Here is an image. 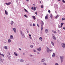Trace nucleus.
Returning a JSON list of instances; mask_svg holds the SVG:
<instances>
[{
  "label": "nucleus",
  "instance_id": "1",
  "mask_svg": "<svg viewBox=\"0 0 65 65\" xmlns=\"http://www.w3.org/2000/svg\"><path fill=\"white\" fill-rule=\"evenodd\" d=\"M20 33L22 38H25V35H24V33L23 32L21 31Z\"/></svg>",
  "mask_w": 65,
  "mask_h": 65
},
{
  "label": "nucleus",
  "instance_id": "2",
  "mask_svg": "<svg viewBox=\"0 0 65 65\" xmlns=\"http://www.w3.org/2000/svg\"><path fill=\"white\" fill-rule=\"evenodd\" d=\"M60 58L61 60V63H62V62H63V56H60Z\"/></svg>",
  "mask_w": 65,
  "mask_h": 65
},
{
  "label": "nucleus",
  "instance_id": "3",
  "mask_svg": "<svg viewBox=\"0 0 65 65\" xmlns=\"http://www.w3.org/2000/svg\"><path fill=\"white\" fill-rule=\"evenodd\" d=\"M41 26V27H43L44 25V23L42 21H41V23H40Z\"/></svg>",
  "mask_w": 65,
  "mask_h": 65
},
{
  "label": "nucleus",
  "instance_id": "4",
  "mask_svg": "<svg viewBox=\"0 0 65 65\" xmlns=\"http://www.w3.org/2000/svg\"><path fill=\"white\" fill-rule=\"evenodd\" d=\"M31 9H32V10H34V11H35V10H36V7H32L31 8Z\"/></svg>",
  "mask_w": 65,
  "mask_h": 65
},
{
  "label": "nucleus",
  "instance_id": "5",
  "mask_svg": "<svg viewBox=\"0 0 65 65\" xmlns=\"http://www.w3.org/2000/svg\"><path fill=\"white\" fill-rule=\"evenodd\" d=\"M52 36H53V38L54 39V40H56V37H55V35H54V34L52 35Z\"/></svg>",
  "mask_w": 65,
  "mask_h": 65
},
{
  "label": "nucleus",
  "instance_id": "6",
  "mask_svg": "<svg viewBox=\"0 0 65 65\" xmlns=\"http://www.w3.org/2000/svg\"><path fill=\"white\" fill-rule=\"evenodd\" d=\"M41 47H39L37 48V49L38 51H39V52H40V51H41Z\"/></svg>",
  "mask_w": 65,
  "mask_h": 65
},
{
  "label": "nucleus",
  "instance_id": "7",
  "mask_svg": "<svg viewBox=\"0 0 65 65\" xmlns=\"http://www.w3.org/2000/svg\"><path fill=\"white\" fill-rule=\"evenodd\" d=\"M13 30L15 33L17 32V30L16 29V28H13Z\"/></svg>",
  "mask_w": 65,
  "mask_h": 65
},
{
  "label": "nucleus",
  "instance_id": "8",
  "mask_svg": "<svg viewBox=\"0 0 65 65\" xmlns=\"http://www.w3.org/2000/svg\"><path fill=\"white\" fill-rule=\"evenodd\" d=\"M47 53L50 52V48H49L48 47H47Z\"/></svg>",
  "mask_w": 65,
  "mask_h": 65
},
{
  "label": "nucleus",
  "instance_id": "9",
  "mask_svg": "<svg viewBox=\"0 0 65 65\" xmlns=\"http://www.w3.org/2000/svg\"><path fill=\"white\" fill-rule=\"evenodd\" d=\"M45 58H43L41 60V62H43L45 61Z\"/></svg>",
  "mask_w": 65,
  "mask_h": 65
},
{
  "label": "nucleus",
  "instance_id": "10",
  "mask_svg": "<svg viewBox=\"0 0 65 65\" xmlns=\"http://www.w3.org/2000/svg\"><path fill=\"white\" fill-rule=\"evenodd\" d=\"M62 47L64 48L65 47V44L64 43H62L61 44Z\"/></svg>",
  "mask_w": 65,
  "mask_h": 65
},
{
  "label": "nucleus",
  "instance_id": "11",
  "mask_svg": "<svg viewBox=\"0 0 65 65\" xmlns=\"http://www.w3.org/2000/svg\"><path fill=\"white\" fill-rule=\"evenodd\" d=\"M11 3V2H10L8 3H6L5 4H6L7 5H10Z\"/></svg>",
  "mask_w": 65,
  "mask_h": 65
},
{
  "label": "nucleus",
  "instance_id": "12",
  "mask_svg": "<svg viewBox=\"0 0 65 65\" xmlns=\"http://www.w3.org/2000/svg\"><path fill=\"white\" fill-rule=\"evenodd\" d=\"M10 38L11 39H13V36L12 35H11L10 36Z\"/></svg>",
  "mask_w": 65,
  "mask_h": 65
},
{
  "label": "nucleus",
  "instance_id": "13",
  "mask_svg": "<svg viewBox=\"0 0 65 65\" xmlns=\"http://www.w3.org/2000/svg\"><path fill=\"white\" fill-rule=\"evenodd\" d=\"M48 14H47L46 16L45 17V20H47L48 19Z\"/></svg>",
  "mask_w": 65,
  "mask_h": 65
},
{
  "label": "nucleus",
  "instance_id": "14",
  "mask_svg": "<svg viewBox=\"0 0 65 65\" xmlns=\"http://www.w3.org/2000/svg\"><path fill=\"white\" fill-rule=\"evenodd\" d=\"M56 53H54L52 55V57L54 58L55 56Z\"/></svg>",
  "mask_w": 65,
  "mask_h": 65
},
{
  "label": "nucleus",
  "instance_id": "15",
  "mask_svg": "<svg viewBox=\"0 0 65 65\" xmlns=\"http://www.w3.org/2000/svg\"><path fill=\"white\" fill-rule=\"evenodd\" d=\"M5 14H6V15H8V12H7V11H6V10H5Z\"/></svg>",
  "mask_w": 65,
  "mask_h": 65
},
{
  "label": "nucleus",
  "instance_id": "16",
  "mask_svg": "<svg viewBox=\"0 0 65 65\" xmlns=\"http://www.w3.org/2000/svg\"><path fill=\"white\" fill-rule=\"evenodd\" d=\"M45 33H47L48 32V29H46L45 30Z\"/></svg>",
  "mask_w": 65,
  "mask_h": 65
},
{
  "label": "nucleus",
  "instance_id": "17",
  "mask_svg": "<svg viewBox=\"0 0 65 65\" xmlns=\"http://www.w3.org/2000/svg\"><path fill=\"white\" fill-rule=\"evenodd\" d=\"M8 42L9 43H10V42H11V40L10 39H9L8 40Z\"/></svg>",
  "mask_w": 65,
  "mask_h": 65
},
{
  "label": "nucleus",
  "instance_id": "18",
  "mask_svg": "<svg viewBox=\"0 0 65 65\" xmlns=\"http://www.w3.org/2000/svg\"><path fill=\"white\" fill-rule=\"evenodd\" d=\"M51 43L52 44L53 46H54L55 45V44H54V43L53 42V41L51 42Z\"/></svg>",
  "mask_w": 65,
  "mask_h": 65
},
{
  "label": "nucleus",
  "instance_id": "19",
  "mask_svg": "<svg viewBox=\"0 0 65 65\" xmlns=\"http://www.w3.org/2000/svg\"><path fill=\"white\" fill-rule=\"evenodd\" d=\"M14 54L15 56H18V55L17 54V53H16V52H14Z\"/></svg>",
  "mask_w": 65,
  "mask_h": 65
},
{
  "label": "nucleus",
  "instance_id": "20",
  "mask_svg": "<svg viewBox=\"0 0 65 65\" xmlns=\"http://www.w3.org/2000/svg\"><path fill=\"white\" fill-rule=\"evenodd\" d=\"M21 62H24V60L23 59H21L20 60Z\"/></svg>",
  "mask_w": 65,
  "mask_h": 65
},
{
  "label": "nucleus",
  "instance_id": "21",
  "mask_svg": "<svg viewBox=\"0 0 65 65\" xmlns=\"http://www.w3.org/2000/svg\"><path fill=\"white\" fill-rule=\"evenodd\" d=\"M39 40H40L41 41H42V37H40L39 38Z\"/></svg>",
  "mask_w": 65,
  "mask_h": 65
},
{
  "label": "nucleus",
  "instance_id": "22",
  "mask_svg": "<svg viewBox=\"0 0 65 65\" xmlns=\"http://www.w3.org/2000/svg\"><path fill=\"white\" fill-rule=\"evenodd\" d=\"M24 10H25V12H28V11H27V9H26L24 8Z\"/></svg>",
  "mask_w": 65,
  "mask_h": 65
},
{
  "label": "nucleus",
  "instance_id": "23",
  "mask_svg": "<svg viewBox=\"0 0 65 65\" xmlns=\"http://www.w3.org/2000/svg\"><path fill=\"white\" fill-rule=\"evenodd\" d=\"M0 61H1V62H2V63L3 62V60L1 59H0Z\"/></svg>",
  "mask_w": 65,
  "mask_h": 65
},
{
  "label": "nucleus",
  "instance_id": "24",
  "mask_svg": "<svg viewBox=\"0 0 65 65\" xmlns=\"http://www.w3.org/2000/svg\"><path fill=\"white\" fill-rule=\"evenodd\" d=\"M50 17L51 19H53V14H51Z\"/></svg>",
  "mask_w": 65,
  "mask_h": 65
},
{
  "label": "nucleus",
  "instance_id": "25",
  "mask_svg": "<svg viewBox=\"0 0 65 65\" xmlns=\"http://www.w3.org/2000/svg\"><path fill=\"white\" fill-rule=\"evenodd\" d=\"M0 55L1 56H3V57H4V54H1V53H0Z\"/></svg>",
  "mask_w": 65,
  "mask_h": 65
},
{
  "label": "nucleus",
  "instance_id": "26",
  "mask_svg": "<svg viewBox=\"0 0 65 65\" xmlns=\"http://www.w3.org/2000/svg\"><path fill=\"white\" fill-rule=\"evenodd\" d=\"M4 48H5V49H6V50H7V47L6 46H5L4 47Z\"/></svg>",
  "mask_w": 65,
  "mask_h": 65
},
{
  "label": "nucleus",
  "instance_id": "27",
  "mask_svg": "<svg viewBox=\"0 0 65 65\" xmlns=\"http://www.w3.org/2000/svg\"><path fill=\"white\" fill-rule=\"evenodd\" d=\"M32 18H33L34 20H35V19H36V18H35V16H32Z\"/></svg>",
  "mask_w": 65,
  "mask_h": 65
},
{
  "label": "nucleus",
  "instance_id": "28",
  "mask_svg": "<svg viewBox=\"0 0 65 65\" xmlns=\"http://www.w3.org/2000/svg\"><path fill=\"white\" fill-rule=\"evenodd\" d=\"M13 23H14L12 21H11V24L12 25H13Z\"/></svg>",
  "mask_w": 65,
  "mask_h": 65
},
{
  "label": "nucleus",
  "instance_id": "29",
  "mask_svg": "<svg viewBox=\"0 0 65 65\" xmlns=\"http://www.w3.org/2000/svg\"><path fill=\"white\" fill-rule=\"evenodd\" d=\"M58 17H59V15H58L57 16H56L55 17V19H57V18H58Z\"/></svg>",
  "mask_w": 65,
  "mask_h": 65
},
{
  "label": "nucleus",
  "instance_id": "30",
  "mask_svg": "<svg viewBox=\"0 0 65 65\" xmlns=\"http://www.w3.org/2000/svg\"><path fill=\"white\" fill-rule=\"evenodd\" d=\"M52 32H53V33H56V31H55L54 30H52Z\"/></svg>",
  "mask_w": 65,
  "mask_h": 65
},
{
  "label": "nucleus",
  "instance_id": "31",
  "mask_svg": "<svg viewBox=\"0 0 65 65\" xmlns=\"http://www.w3.org/2000/svg\"><path fill=\"white\" fill-rule=\"evenodd\" d=\"M43 28V26H41V31H42Z\"/></svg>",
  "mask_w": 65,
  "mask_h": 65
},
{
  "label": "nucleus",
  "instance_id": "32",
  "mask_svg": "<svg viewBox=\"0 0 65 65\" xmlns=\"http://www.w3.org/2000/svg\"><path fill=\"white\" fill-rule=\"evenodd\" d=\"M24 16L25 18H28V16H27L25 14L24 15Z\"/></svg>",
  "mask_w": 65,
  "mask_h": 65
},
{
  "label": "nucleus",
  "instance_id": "33",
  "mask_svg": "<svg viewBox=\"0 0 65 65\" xmlns=\"http://www.w3.org/2000/svg\"><path fill=\"white\" fill-rule=\"evenodd\" d=\"M30 47L31 48H33V46L32 45H30Z\"/></svg>",
  "mask_w": 65,
  "mask_h": 65
},
{
  "label": "nucleus",
  "instance_id": "34",
  "mask_svg": "<svg viewBox=\"0 0 65 65\" xmlns=\"http://www.w3.org/2000/svg\"><path fill=\"white\" fill-rule=\"evenodd\" d=\"M64 24V23H61V27H62V26H63V25Z\"/></svg>",
  "mask_w": 65,
  "mask_h": 65
},
{
  "label": "nucleus",
  "instance_id": "35",
  "mask_svg": "<svg viewBox=\"0 0 65 65\" xmlns=\"http://www.w3.org/2000/svg\"><path fill=\"white\" fill-rule=\"evenodd\" d=\"M62 1L63 3H65V1H64V0H62Z\"/></svg>",
  "mask_w": 65,
  "mask_h": 65
},
{
  "label": "nucleus",
  "instance_id": "36",
  "mask_svg": "<svg viewBox=\"0 0 65 65\" xmlns=\"http://www.w3.org/2000/svg\"><path fill=\"white\" fill-rule=\"evenodd\" d=\"M43 64L44 65H46V63L45 62L43 63Z\"/></svg>",
  "mask_w": 65,
  "mask_h": 65
},
{
  "label": "nucleus",
  "instance_id": "37",
  "mask_svg": "<svg viewBox=\"0 0 65 65\" xmlns=\"http://www.w3.org/2000/svg\"><path fill=\"white\" fill-rule=\"evenodd\" d=\"M55 65H59V64L58 63H55Z\"/></svg>",
  "mask_w": 65,
  "mask_h": 65
},
{
  "label": "nucleus",
  "instance_id": "38",
  "mask_svg": "<svg viewBox=\"0 0 65 65\" xmlns=\"http://www.w3.org/2000/svg\"><path fill=\"white\" fill-rule=\"evenodd\" d=\"M64 20H65V18H63L62 19V21H64Z\"/></svg>",
  "mask_w": 65,
  "mask_h": 65
},
{
  "label": "nucleus",
  "instance_id": "39",
  "mask_svg": "<svg viewBox=\"0 0 65 65\" xmlns=\"http://www.w3.org/2000/svg\"><path fill=\"white\" fill-rule=\"evenodd\" d=\"M41 8H43V6L42 5H41Z\"/></svg>",
  "mask_w": 65,
  "mask_h": 65
},
{
  "label": "nucleus",
  "instance_id": "40",
  "mask_svg": "<svg viewBox=\"0 0 65 65\" xmlns=\"http://www.w3.org/2000/svg\"><path fill=\"white\" fill-rule=\"evenodd\" d=\"M35 13L36 14H37V13L36 12H35Z\"/></svg>",
  "mask_w": 65,
  "mask_h": 65
},
{
  "label": "nucleus",
  "instance_id": "41",
  "mask_svg": "<svg viewBox=\"0 0 65 65\" xmlns=\"http://www.w3.org/2000/svg\"><path fill=\"white\" fill-rule=\"evenodd\" d=\"M34 52H36V51L35 50H34Z\"/></svg>",
  "mask_w": 65,
  "mask_h": 65
},
{
  "label": "nucleus",
  "instance_id": "42",
  "mask_svg": "<svg viewBox=\"0 0 65 65\" xmlns=\"http://www.w3.org/2000/svg\"><path fill=\"white\" fill-rule=\"evenodd\" d=\"M33 25L34 26H35V24L34 23L33 24Z\"/></svg>",
  "mask_w": 65,
  "mask_h": 65
},
{
  "label": "nucleus",
  "instance_id": "43",
  "mask_svg": "<svg viewBox=\"0 0 65 65\" xmlns=\"http://www.w3.org/2000/svg\"><path fill=\"white\" fill-rule=\"evenodd\" d=\"M48 12H49V13H50V12H51V11L50 10H49L48 11Z\"/></svg>",
  "mask_w": 65,
  "mask_h": 65
},
{
  "label": "nucleus",
  "instance_id": "44",
  "mask_svg": "<svg viewBox=\"0 0 65 65\" xmlns=\"http://www.w3.org/2000/svg\"><path fill=\"white\" fill-rule=\"evenodd\" d=\"M58 27H59V28H60L61 27V25H59Z\"/></svg>",
  "mask_w": 65,
  "mask_h": 65
},
{
  "label": "nucleus",
  "instance_id": "45",
  "mask_svg": "<svg viewBox=\"0 0 65 65\" xmlns=\"http://www.w3.org/2000/svg\"><path fill=\"white\" fill-rule=\"evenodd\" d=\"M30 57H32V55L31 54H30L29 55Z\"/></svg>",
  "mask_w": 65,
  "mask_h": 65
},
{
  "label": "nucleus",
  "instance_id": "46",
  "mask_svg": "<svg viewBox=\"0 0 65 65\" xmlns=\"http://www.w3.org/2000/svg\"><path fill=\"white\" fill-rule=\"evenodd\" d=\"M37 26H38V27H39V25L38 24H37Z\"/></svg>",
  "mask_w": 65,
  "mask_h": 65
},
{
  "label": "nucleus",
  "instance_id": "47",
  "mask_svg": "<svg viewBox=\"0 0 65 65\" xmlns=\"http://www.w3.org/2000/svg\"><path fill=\"white\" fill-rule=\"evenodd\" d=\"M26 30H27V32L28 33H29V32H28V30H27V29H26Z\"/></svg>",
  "mask_w": 65,
  "mask_h": 65
},
{
  "label": "nucleus",
  "instance_id": "48",
  "mask_svg": "<svg viewBox=\"0 0 65 65\" xmlns=\"http://www.w3.org/2000/svg\"><path fill=\"white\" fill-rule=\"evenodd\" d=\"M29 38L30 39H32V37H30Z\"/></svg>",
  "mask_w": 65,
  "mask_h": 65
},
{
  "label": "nucleus",
  "instance_id": "49",
  "mask_svg": "<svg viewBox=\"0 0 65 65\" xmlns=\"http://www.w3.org/2000/svg\"><path fill=\"white\" fill-rule=\"evenodd\" d=\"M63 29L64 30H65V27H63Z\"/></svg>",
  "mask_w": 65,
  "mask_h": 65
},
{
  "label": "nucleus",
  "instance_id": "50",
  "mask_svg": "<svg viewBox=\"0 0 65 65\" xmlns=\"http://www.w3.org/2000/svg\"><path fill=\"white\" fill-rule=\"evenodd\" d=\"M19 50L20 51H21V49L20 48H19Z\"/></svg>",
  "mask_w": 65,
  "mask_h": 65
},
{
  "label": "nucleus",
  "instance_id": "51",
  "mask_svg": "<svg viewBox=\"0 0 65 65\" xmlns=\"http://www.w3.org/2000/svg\"><path fill=\"white\" fill-rule=\"evenodd\" d=\"M37 54H40V53L39 52H37Z\"/></svg>",
  "mask_w": 65,
  "mask_h": 65
},
{
  "label": "nucleus",
  "instance_id": "52",
  "mask_svg": "<svg viewBox=\"0 0 65 65\" xmlns=\"http://www.w3.org/2000/svg\"><path fill=\"white\" fill-rule=\"evenodd\" d=\"M58 32H60V30H58Z\"/></svg>",
  "mask_w": 65,
  "mask_h": 65
},
{
  "label": "nucleus",
  "instance_id": "53",
  "mask_svg": "<svg viewBox=\"0 0 65 65\" xmlns=\"http://www.w3.org/2000/svg\"><path fill=\"white\" fill-rule=\"evenodd\" d=\"M29 36H30V37H31V35H29Z\"/></svg>",
  "mask_w": 65,
  "mask_h": 65
},
{
  "label": "nucleus",
  "instance_id": "54",
  "mask_svg": "<svg viewBox=\"0 0 65 65\" xmlns=\"http://www.w3.org/2000/svg\"><path fill=\"white\" fill-rule=\"evenodd\" d=\"M23 55H25V53H23Z\"/></svg>",
  "mask_w": 65,
  "mask_h": 65
},
{
  "label": "nucleus",
  "instance_id": "55",
  "mask_svg": "<svg viewBox=\"0 0 65 65\" xmlns=\"http://www.w3.org/2000/svg\"><path fill=\"white\" fill-rule=\"evenodd\" d=\"M27 1H28V2L29 1V0H26Z\"/></svg>",
  "mask_w": 65,
  "mask_h": 65
},
{
  "label": "nucleus",
  "instance_id": "56",
  "mask_svg": "<svg viewBox=\"0 0 65 65\" xmlns=\"http://www.w3.org/2000/svg\"><path fill=\"white\" fill-rule=\"evenodd\" d=\"M9 55H10V53H9Z\"/></svg>",
  "mask_w": 65,
  "mask_h": 65
},
{
  "label": "nucleus",
  "instance_id": "57",
  "mask_svg": "<svg viewBox=\"0 0 65 65\" xmlns=\"http://www.w3.org/2000/svg\"><path fill=\"white\" fill-rule=\"evenodd\" d=\"M58 1H61L60 0H58Z\"/></svg>",
  "mask_w": 65,
  "mask_h": 65
},
{
  "label": "nucleus",
  "instance_id": "58",
  "mask_svg": "<svg viewBox=\"0 0 65 65\" xmlns=\"http://www.w3.org/2000/svg\"><path fill=\"white\" fill-rule=\"evenodd\" d=\"M41 33V34H42V32H41V33Z\"/></svg>",
  "mask_w": 65,
  "mask_h": 65
},
{
  "label": "nucleus",
  "instance_id": "59",
  "mask_svg": "<svg viewBox=\"0 0 65 65\" xmlns=\"http://www.w3.org/2000/svg\"><path fill=\"white\" fill-rule=\"evenodd\" d=\"M32 26V25L31 24L30 25V26Z\"/></svg>",
  "mask_w": 65,
  "mask_h": 65
},
{
  "label": "nucleus",
  "instance_id": "60",
  "mask_svg": "<svg viewBox=\"0 0 65 65\" xmlns=\"http://www.w3.org/2000/svg\"><path fill=\"white\" fill-rule=\"evenodd\" d=\"M40 3H41V1H40Z\"/></svg>",
  "mask_w": 65,
  "mask_h": 65
},
{
  "label": "nucleus",
  "instance_id": "61",
  "mask_svg": "<svg viewBox=\"0 0 65 65\" xmlns=\"http://www.w3.org/2000/svg\"><path fill=\"white\" fill-rule=\"evenodd\" d=\"M55 12L56 13H57V12H56V11H55Z\"/></svg>",
  "mask_w": 65,
  "mask_h": 65
},
{
  "label": "nucleus",
  "instance_id": "62",
  "mask_svg": "<svg viewBox=\"0 0 65 65\" xmlns=\"http://www.w3.org/2000/svg\"><path fill=\"white\" fill-rule=\"evenodd\" d=\"M17 2H18V1H17Z\"/></svg>",
  "mask_w": 65,
  "mask_h": 65
},
{
  "label": "nucleus",
  "instance_id": "63",
  "mask_svg": "<svg viewBox=\"0 0 65 65\" xmlns=\"http://www.w3.org/2000/svg\"><path fill=\"white\" fill-rule=\"evenodd\" d=\"M27 65H28V64H27Z\"/></svg>",
  "mask_w": 65,
  "mask_h": 65
}]
</instances>
